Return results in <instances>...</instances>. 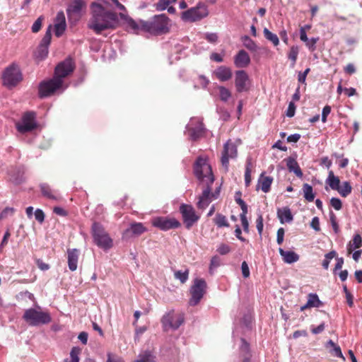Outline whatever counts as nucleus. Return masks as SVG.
I'll use <instances>...</instances> for the list:
<instances>
[{
	"mask_svg": "<svg viewBox=\"0 0 362 362\" xmlns=\"http://www.w3.org/2000/svg\"><path fill=\"white\" fill-rule=\"evenodd\" d=\"M277 217L281 224L291 223L293 220V216L288 206L277 209Z\"/></svg>",
	"mask_w": 362,
	"mask_h": 362,
	"instance_id": "obj_24",
	"label": "nucleus"
},
{
	"mask_svg": "<svg viewBox=\"0 0 362 362\" xmlns=\"http://www.w3.org/2000/svg\"><path fill=\"white\" fill-rule=\"evenodd\" d=\"M330 353L332 356L338 358L345 359L344 356H343V354L341 352V348L339 346L336 344L335 346L332 347V349L330 350Z\"/></svg>",
	"mask_w": 362,
	"mask_h": 362,
	"instance_id": "obj_49",
	"label": "nucleus"
},
{
	"mask_svg": "<svg viewBox=\"0 0 362 362\" xmlns=\"http://www.w3.org/2000/svg\"><path fill=\"white\" fill-rule=\"evenodd\" d=\"M325 182L333 190L339 189V187L340 186V180L339 177L334 175L332 170H330L329 172L328 177Z\"/></svg>",
	"mask_w": 362,
	"mask_h": 362,
	"instance_id": "obj_29",
	"label": "nucleus"
},
{
	"mask_svg": "<svg viewBox=\"0 0 362 362\" xmlns=\"http://www.w3.org/2000/svg\"><path fill=\"white\" fill-rule=\"evenodd\" d=\"M318 40H319L318 37H312V38H308V41L305 42L306 46L308 47L309 50H310L311 52H313L316 49V43L318 41Z\"/></svg>",
	"mask_w": 362,
	"mask_h": 362,
	"instance_id": "obj_48",
	"label": "nucleus"
},
{
	"mask_svg": "<svg viewBox=\"0 0 362 362\" xmlns=\"http://www.w3.org/2000/svg\"><path fill=\"white\" fill-rule=\"evenodd\" d=\"M42 195L51 200H57L58 195L57 192L51 188L47 183H41L39 185Z\"/></svg>",
	"mask_w": 362,
	"mask_h": 362,
	"instance_id": "obj_27",
	"label": "nucleus"
},
{
	"mask_svg": "<svg viewBox=\"0 0 362 362\" xmlns=\"http://www.w3.org/2000/svg\"><path fill=\"white\" fill-rule=\"evenodd\" d=\"M308 305L312 308H320L322 303L316 293H309L308 296Z\"/></svg>",
	"mask_w": 362,
	"mask_h": 362,
	"instance_id": "obj_34",
	"label": "nucleus"
},
{
	"mask_svg": "<svg viewBox=\"0 0 362 362\" xmlns=\"http://www.w3.org/2000/svg\"><path fill=\"white\" fill-rule=\"evenodd\" d=\"M216 250L220 255H225L230 252V247L226 244H221Z\"/></svg>",
	"mask_w": 362,
	"mask_h": 362,
	"instance_id": "obj_55",
	"label": "nucleus"
},
{
	"mask_svg": "<svg viewBox=\"0 0 362 362\" xmlns=\"http://www.w3.org/2000/svg\"><path fill=\"white\" fill-rule=\"evenodd\" d=\"M205 39L210 43H215L218 40V35L214 33H206L205 34Z\"/></svg>",
	"mask_w": 362,
	"mask_h": 362,
	"instance_id": "obj_60",
	"label": "nucleus"
},
{
	"mask_svg": "<svg viewBox=\"0 0 362 362\" xmlns=\"http://www.w3.org/2000/svg\"><path fill=\"white\" fill-rule=\"evenodd\" d=\"M185 129V133L192 141H196L203 136L206 130L202 119L199 117H192Z\"/></svg>",
	"mask_w": 362,
	"mask_h": 362,
	"instance_id": "obj_11",
	"label": "nucleus"
},
{
	"mask_svg": "<svg viewBox=\"0 0 362 362\" xmlns=\"http://www.w3.org/2000/svg\"><path fill=\"white\" fill-rule=\"evenodd\" d=\"M208 14L209 11L206 4L199 2L196 6L183 11L181 14V18L185 22H195L206 17Z\"/></svg>",
	"mask_w": 362,
	"mask_h": 362,
	"instance_id": "obj_8",
	"label": "nucleus"
},
{
	"mask_svg": "<svg viewBox=\"0 0 362 362\" xmlns=\"http://www.w3.org/2000/svg\"><path fill=\"white\" fill-rule=\"evenodd\" d=\"M235 86L238 93L247 91L250 89V78L244 70H238L235 73Z\"/></svg>",
	"mask_w": 362,
	"mask_h": 362,
	"instance_id": "obj_17",
	"label": "nucleus"
},
{
	"mask_svg": "<svg viewBox=\"0 0 362 362\" xmlns=\"http://www.w3.org/2000/svg\"><path fill=\"white\" fill-rule=\"evenodd\" d=\"M337 252L335 250H332L329 252L327 253L325 255V259L322 261V266L325 269H328L330 261L336 257Z\"/></svg>",
	"mask_w": 362,
	"mask_h": 362,
	"instance_id": "obj_42",
	"label": "nucleus"
},
{
	"mask_svg": "<svg viewBox=\"0 0 362 362\" xmlns=\"http://www.w3.org/2000/svg\"><path fill=\"white\" fill-rule=\"evenodd\" d=\"M272 182L273 178L272 177L264 176V173H262L258 179L257 189L260 188L262 192L267 193L269 192Z\"/></svg>",
	"mask_w": 362,
	"mask_h": 362,
	"instance_id": "obj_25",
	"label": "nucleus"
},
{
	"mask_svg": "<svg viewBox=\"0 0 362 362\" xmlns=\"http://www.w3.org/2000/svg\"><path fill=\"white\" fill-rule=\"evenodd\" d=\"M241 270H242V274L244 278H247L250 276V269H249L247 263L245 261L243 262L241 264Z\"/></svg>",
	"mask_w": 362,
	"mask_h": 362,
	"instance_id": "obj_57",
	"label": "nucleus"
},
{
	"mask_svg": "<svg viewBox=\"0 0 362 362\" xmlns=\"http://www.w3.org/2000/svg\"><path fill=\"white\" fill-rule=\"evenodd\" d=\"M3 84L8 88L15 87L21 80L22 74L18 65L12 64L6 67L2 74Z\"/></svg>",
	"mask_w": 362,
	"mask_h": 362,
	"instance_id": "obj_9",
	"label": "nucleus"
},
{
	"mask_svg": "<svg viewBox=\"0 0 362 362\" xmlns=\"http://www.w3.org/2000/svg\"><path fill=\"white\" fill-rule=\"evenodd\" d=\"M75 63L71 57H67L64 60L60 62L55 66L54 76L62 83L64 78L70 76L75 69Z\"/></svg>",
	"mask_w": 362,
	"mask_h": 362,
	"instance_id": "obj_13",
	"label": "nucleus"
},
{
	"mask_svg": "<svg viewBox=\"0 0 362 362\" xmlns=\"http://www.w3.org/2000/svg\"><path fill=\"white\" fill-rule=\"evenodd\" d=\"M238 156V148L230 140L227 141L221 152V163L225 173L229 169V159H235Z\"/></svg>",
	"mask_w": 362,
	"mask_h": 362,
	"instance_id": "obj_15",
	"label": "nucleus"
},
{
	"mask_svg": "<svg viewBox=\"0 0 362 362\" xmlns=\"http://www.w3.org/2000/svg\"><path fill=\"white\" fill-rule=\"evenodd\" d=\"M86 7V0H71L66 10L68 18H71L74 16H80Z\"/></svg>",
	"mask_w": 362,
	"mask_h": 362,
	"instance_id": "obj_18",
	"label": "nucleus"
},
{
	"mask_svg": "<svg viewBox=\"0 0 362 362\" xmlns=\"http://www.w3.org/2000/svg\"><path fill=\"white\" fill-rule=\"evenodd\" d=\"M54 23L57 24H66L65 14L63 11H59L56 16L54 19Z\"/></svg>",
	"mask_w": 362,
	"mask_h": 362,
	"instance_id": "obj_52",
	"label": "nucleus"
},
{
	"mask_svg": "<svg viewBox=\"0 0 362 362\" xmlns=\"http://www.w3.org/2000/svg\"><path fill=\"white\" fill-rule=\"evenodd\" d=\"M218 89L219 90L220 100L223 102H227L231 97V93L229 89L223 86H218Z\"/></svg>",
	"mask_w": 362,
	"mask_h": 362,
	"instance_id": "obj_39",
	"label": "nucleus"
},
{
	"mask_svg": "<svg viewBox=\"0 0 362 362\" xmlns=\"http://www.w3.org/2000/svg\"><path fill=\"white\" fill-rule=\"evenodd\" d=\"M66 28V24L54 23V34L57 37H61Z\"/></svg>",
	"mask_w": 362,
	"mask_h": 362,
	"instance_id": "obj_47",
	"label": "nucleus"
},
{
	"mask_svg": "<svg viewBox=\"0 0 362 362\" xmlns=\"http://www.w3.org/2000/svg\"><path fill=\"white\" fill-rule=\"evenodd\" d=\"M296 106L293 101H291L286 110V115L288 117H293L295 115Z\"/></svg>",
	"mask_w": 362,
	"mask_h": 362,
	"instance_id": "obj_53",
	"label": "nucleus"
},
{
	"mask_svg": "<svg viewBox=\"0 0 362 362\" xmlns=\"http://www.w3.org/2000/svg\"><path fill=\"white\" fill-rule=\"evenodd\" d=\"M250 63V57L244 49L240 50L234 57V64L238 68L247 67Z\"/></svg>",
	"mask_w": 362,
	"mask_h": 362,
	"instance_id": "obj_22",
	"label": "nucleus"
},
{
	"mask_svg": "<svg viewBox=\"0 0 362 362\" xmlns=\"http://www.w3.org/2000/svg\"><path fill=\"white\" fill-rule=\"evenodd\" d=\"M67 88V84L53 76L51 78L43 80L39 83L38 96L40 98H46L56 94H62Z\"/></svg>",
	"mask_w": 362,
	"mask_h": 362,
	"instance_id": "obj_2",
	"label": "nucleus"
},
{
	"mask_svg": "<svg viewBox=\"0 0 362 362\" xmlns=\"http://www.w3.org/2000/svg\"><path fill=\"white\" fill-rule=\"evenodd\" d=\"M206 288V283L204 279H194L189 290L191 298L189 300V305L191 306L197 305L203 298Z\"/></svg>",
	"mask_w": 362,
	"mask_h": 362,
	"instance_id": "obj_12",
	"label": "nucleus"
},
{
	"mask_svg": "<svg viewBox=\"0 0 362 362\" xmlns=\"http://www.w3.org/2000/svg\"><path fill=\"white\" fill-rule=\"evenodd\" d=\"M106 362H124V360L117 356H112L110 354H107V359Z\"/></svg>",
	"mask_w": 362,
	"mask_h": 362,
	"instance_id": "obj_64",
	"label": "nucleus"
},
{
	"mask_svg": "<svg viewBox=\"0 0 362 362\" xmlns=\"http://www.w3.org/2000/svg\"><path fill=\"white\" fill-rule=\"evenodd\" d=\"M168 17L163 13L154 16L150 21H144L142 27L145 30L151 33L160 35L168 31Z\"/></svg>",
	"mask_w": 362,
	"mask_h": 362,
	"instance_id": "obj_4",
	"label": "nucleus"
},
{
	"mask_svg": "<svg viewBox=\"0 0 362 362\" xmlns=\"http://www.w3.org/2000/svg\"><path fill=\"white\" fill-rule=\"evenodd\" d=\"M48 47L49 46H46V45H40V44L39 45V46L37 47V54H36L37 59L42 60L47 56Z\"/></svg>",
	"mask_w": 362,
	"mask_h": 362,
	"instance_id": "obj_43",
	"label": "nucleus"
},
{
	"mask_svg": "<svg viewBox=\"0 0 362 362\" xmlns=\"http://www.w3.org/2000/svg\"><path fill=\"white\" fill-rule=\"evenodd\" d=\"M23 319L31 327L47 325L52 321L49 313L43 311L38 305H36L35 308L26 309L23 315Z\"/></svg>",
	"mask_w": 362,
	"mask_h": 362,
	"instance_id": "obj_3",
	"label": "nucleus"
},
{
	"mask_svg": "<svg viewBox=\"0 0 362 362\" xmlns=\"http://www.w3.org/2000/svg\"><path fill=\"white\" fill-rule=\"evenodd\" d=\"M331 112V107L329 105H325L322 111V122H327V117Z\"/></svg>",
	"mask_w": 362,
	"mask_h": 362,
	"instance_id": "obj_61",
	"label": "nucleus"
},
{
	"mask_svg": "<svg viewBox=\"0 0 362 362\" xmlns=\"http://www.w3.org/2000/svg\"><path fill=\"white\" fill-rule=\"evenodd\" d=\"M170 4L171 1L170 0H158L156 4V9L158 11H164Z\"/></svg>",
	"mask_w": 362,
	"mask_h": 362,
	"instance_id": "obj_46",
	"label": "nucleus"
},
{
	"mask_svg": "<svg viewBox=\"0 0 362 362\" xmlns=\"http://www.w3.org/2000/svg\"><path fill=\"white\" fill-rule=\"evenodd\" d=\"M330 205L335 209V210H340L342 208V202L340 199L337 197H332L330 199Z\"/></svg>",
	"mask_w": 362,
	"mask_h": 362,
	"instance_id": "obj_51",
	"label": "nucleus"
},
{
	"mask_svg": "<svg viewBox=\"0 0 362 362\" xmlns=\"http://www.w3.org/2000/svg\"><path fill=\"white\" fill-rule=\"evenodd\" d=\"M183 223L189 230L199 220L200 216L196 214L195 209L190 204H181L179 207Z\"/></svg>",
	"mask_w": 362,
	"mask_h": 362,
	"instance_id": "obj_14",
	"label": "nucleus"
},
{
	"mask_svg": "<svg viewBox=\"0 0 362 362\" xmlns=\"http://www.w3.org/2000/svg\"><path fill=\"white\" fill-rule=\"evenodd\" d=\"M146 230V228L141 223H134L130 225L129 228L126 230L125 233L139 236Z\"/></svg>",
	"mask_w": 362,
	"mask_h": 362,
	"instance_id": "obj_28",
	"label": "nucleus"
},
{
	"mask_svg": "<svg viewBox=\"0 0 362 362\" xmlns=\"http://www.w3.org/2000/svg\"><path fill=\"white\" fill-rule=\"evenodd\" d=\"M256 227L257 229V231L259 234H262L263 230V218L261 214H259L256 220Z\"/></svg>",
	"mask_w": 362,
	"mask_h": 362,
	"instance_id": "obj_62",
	"label": "nucleus"
},
{
	"mask_svg": "<svg viewBox=\"0 0 362 362\" xmlns=\"http://www.w3.org/2000/svg\"><path fill=\"white\" fill-rule=\"evenodd\" d=\"M81 353V349L78 346H74L70 351V358H65L63 362H79V356Z\"/></svg>",
	"mask_w": 362,
	"mask_h": 362,
	"instance_id": "obj_31",
	"label": "nucleus"
},
{
	"mask_svg": "<svg viewBox=\"0 0 362 362\" xmlns=\"http://www.w3.org/2000/svg\"><path fill=\"white\" fill-rule=\"evenodd\" d=\"M303 196L304 198L308 202H313L315 199V193L313 192V187L308 184L305 183L303 185Z\"/></svg>",
	"mask_w": 362,
	"mask_h": 362,
	"instance_id": "obj_32",
	"label": "nucleus"
},
{
	"mask_svg": "<svg viewBox=\"0 0 362 362\" xmlns=\"http://www.w3.org/2000/svg\"><path fill=\"white\" fill-rule=\"evenodd\" d=\"M351 189L352 187L350 182L345 181L343 182L342 186L340 185L337 191L341 197H346L351 192Z\"/></svg>",
	"mask_w": 362,
	"mask_h": 362,
	"instance_id": "obj_37",
	"label": "nucleus"
},
{
	"mask_svg": "<svg viewBox=\"0 0 362 362\" xmlns=\"http://www.w3.org/2000/svg\"><path fill=\"white\" fill-rule=\"evenodd\" d=\"M310 227L315 231L320 230V219L318 217L315 216L312 218V221L310 222Z\"/></svg>",
	"mask_w": 362,
	"mask_h": 362,
	"instance_id": "obj_59",
	"label": "nucleus"
},
{
	"mask_svg": "<svg viewBox=\"0 0 362 362\" xmlns=\"http://www.w3.org/2000/svg\"><path fill=\"white\" fill-rule=\"evenodd\" d=\"M184 321V315L175 313L174 310H170L165 313L160 320L164 332L177 330L183 324Z\"/></svg>",
	"mask_w": 362,
	"mask_h": 362,
	"instance_id": "obj_7",
	"label": "nucleus"
},
{
	"mask_svg": "<svg viewBox=\"0 0 362 362\" xmlns=\"http://www.w3.org/2000/svg\"><path fill=\"white\" fill-rule=\"evenodd\" d=\"M285 230L283 228H279L276 233V243L278 245H281L284 242Z\"/></svg>",
	"mask_w": 362,
	"mask_h": 362,
	"instance_id": "obj_58",
	"label": "nucleus"
},
{
	"mask_svg": "<svg viewBox=\"0 0 362 362\" xmlns=\"http://www.w3.org/2000/svg\"><path fill=\"white\" fill-rule=\"evenodd\" d=\"M214 74L220 81L222 82L230 80L233 76L232 70L230 68L226 66H218L214 71Z\"/></svg>",
	"mask_w": 362,
	"mask_h": 362,
	"instance_id": "obj_23",
	"label": "nucleus"
},
{
	"mask_svg": "<svg viewBox=\"0 0 362 362\" xmlns=\"http://www.w3.org/2000/svg\"><path fill=\"white\" fill-rule=\"evenodd\" d=\"M299 52V49L298 46L293 45L288 53V58L291 61V66L293 67L296 64L298 55Z\"/></svg>",
	"mask_w": 362,
	"mask_h": 362,
	"instance_id": "obj_38",
	"label": "nucleus"
},
{
	"mask_svg": "<svg viewBox=\"0 0 362 362\" xmlns=\"http://www.w3.org/2000/svg\"><path fill=\"white\" fill-rule=\"evenodd\" d=\"M133 362H156V360L152 351L146 350L139 354Z\"/></svg>",
	"mask_w": 362,
	"mask_h": 362,
	"instance_id": "obj_30",
	"label": "nucleus"
},
{
	"mask_svg": "<svg viewBox=\"0 0 362 362\" xmlns=\"http://www.w3.org/2000/svg\"><path fill=\"white\" fill-rule=\"evenodd\" d=\"M91 17L88 21V27L99 35L103 30L112 29L119 22L117 13L107 11L103 5L97 2L90 4Z\"/></svg>",
	"mask_w": 362,
	"mask_h": 362,
	"instance_id": "obj_1",
	"label": "nucleus"
},
{
	"mask_svg": "<svg viewBox=\"0 0 362 362\" xmlns=\"http://www.w3.org/2000/svg\"><path fill=\"white\" fill-rule=\"evenodd\" d=\"M279 252L284 262L287 264H293L299 259V255L293 251H286L281 247H279Z\"/></svg>",
	"mask_w": 362,
	"mask_h": 362,
	"instance_id": "obj_26",
	"label": "nucleus"
},
{
	"mask_svg": "<svg viewBox=\"0 0 362 362\" xmlns=\"http://www.w3.org/2000/svg\"><path fill=\"white\" fill-rule=\"evenodd\" d=\"M45 213L40 209H37L35 211V218L40 223L45 221Z\"/></svg>",
	"mask_w": 362,
	"mask_h": 362,
	"instance_id": "obj_56",
	"label": "nucleus"
},
{
	"mask_svg": "<svg viewBox=\"0 0 362 362\" xmlns=\"http://www.w3.org/2000/svg\"><path fill=\"white\" fill-rule=\"evenodd\" d=\"M79 255L80 250L76 248L67 250L68 267L71 272H74L77 269Z\"/></svg>",
	"mask_w": 362,
	"mask_h": 362,
	"instance_id": "obj_21",
	"label": "nucleus"
},
{
	"mask_svg": "<svg viewBox=\"0 0 362 362\" xmlns=\"http://www.w3.org/2000/svg\"><path fill=\"white\" fill-rule=\"evenodd\" d=\"M204 182L206 183V187L199 196V200L197 203V207L201 209H206L211 202L210 196L211 194V185L213 183H209V181Z\"/></svg>",
	"mask_w": 362,
	"mask_h": 362,
	"instance_id": "obj_19",
	"label": "nucleus"
},
{
	"mask_svg": "<svg viewBox=\"0 0 362 362\" xmlns=\"http://www.w3.org/2000/svg\"><path fill=\"white\" fill-rule=\"evenodd\" d=\"M289 172L293 173L298 177L301 178L303 172L296 160V155L288 156L284 159Z\"/></svg>",
	"mask_w": 362,
	"mask_h": 362,
	"instance_id": "obj_20",
	"label": "nucleus"
},
{
	"mask_svg": "<svg viewBox=\"0 0 362 362\" xmlns=\"http://www.w3.org/2000/svg\"><path fill=\"white\" fill-rule=\"evenodd\" d=\"M264 37L270 41L274 46H277L279 44V39L278 36L272 33L268 28H265L263 30Z\"/></svg>",
	"mask_w": 362,
	"mask_h": 362,
	"instance_id": "obj_35",
	"label": "nucleus"
},
{
	"mask_svg": "<svg viewBox=\"0 0 362 362\" xmlns=\"http://www.w3.org/2000/svg\"><path fill=\"white\" fill-rule=\"evenodd\" d=\"M37 126L36 114L33 111L25 112L23 115L21 120L16 124V128L21 134L31 132L37 129Z\"/></svg>",
	"mask_w": 362,
	"mask_h": 362,
	"instance_id": "obj_10",
	"label": "nucleus"
},
{
	"mask_svg": "<svg viewBox=\"0 0 362 362\" xmlns=\"http://www.w3.org/2000/svg\"><path fill=\"white\" fill-rule=\"evenodd\" d=\"M193 171L195 177L201 182H209L214 183V176L211 165L207 163L206 159L202 156L197 158Z\"/></svg>",
	"mask_w": 362,
	"mask_h": 362,
	"instance_id": "obj_5",
	"label": "nucleus"
},
{
	"mask_svg": "<svg viewBox=\"0 0 362 362\" xmlns=\"http://www.w3.org/2000/svg\"><path fill=\"white\" fill-rule=\"evenodd\" d=\"M152 226L163 231L180 227V222L175 218L168 216H156L151 220Z\"/></svg>",
	"mask_w": 362,
	"mask_h": 362,
	"instance_id": "obj_16",
	"label": "nucleus"
},
{
	"mask_svg": "<svg viewBox=\"0 0 362 362\" xmlns=\"http://www.w3.org/2000/svg\"><path fill=\"white\" fill-rule=\"evenodd\" d=\"M175 278L178 279L182 284H185L189 277V270L185 269V271L178 270L175 272Z\"/></svg>",
	"mask_w": 362,
	"mask_h": 362,
	"instance_id": "obj_41",
	"label": "nucleus"
},
{
	"mask_svg": "<svg viewBox=\"0 0 362 362\" xmlns=\"http://www.w3.org/2000/svg\"><path fill=\"white\" fill-rule=\"evenodd\" d=\"M329 220L334 233L337 234L339 232V227L337 221V217L332 211L329 212Z\"/></svg>",
	"mask_w": 362,
	"mask_h": 362,
	"instance_id": "obj_45",
	"label": "nucleus"
},
{
	"mask_svg": "<svg viewBox=\"0 0 362 362\" xmlns=\"http://www.w3.org/2000/svg\"><path fill=\"white\" fill-rule=\"evenodd\" d=\"M43 17L40 16L33 24L32 25V32L33 33H37L42 27V23Z\"/></svg>",
	"mask_w": 362,
	"mask_h": 362,
	"instance_id": "obj_54",
	"label": "nucleus"
},
{
	"mask_svg": "<svg viewBox=\"0 0 362 362\" xmlns=\"http://www.w3.org/2000/svg\"><path fill=\"white\" fill-rule=\"evenodd\" d=\"M221 264V259L220 257L217 255H215L211 257L210 261V267H209V272H211L213 269L217 268Z\"/></svg>",
	"mask_w": 362,
	"mask_h": 362,
	"instance_id": "obj_50",
	"label": "nucleus"
},
{
	"mask_svg": "<svg viewBox=\"0 0 362 362\" xmlns=\"http://www.w3.org/2000/svg\"><path fill=\"white\" fill-rule=\"evenodd\" d=\"M126 23L134 32H136L139 30V25L133 18L128 19Z\"/></svg>",
	"mask_w": 362,
	"mask_h": 362,
	"instance_id": "obj_63",
	"label": "nucleus"
},
{
	"mask_svg": "<svg viewBox=\"0 0 362 362\" xmlns=\"http://www.w3.org/2000/svg\"><path fill=\"white\" fill-rule=\"evenodd\" d=\"M52 39V25H49L48 28H47V30L45 32V34L44 37H42L40 45L49 46L51 42Z\"/></svg>",
	"mask_w": 362,
	"mask_h": 362,
	"instance_id": "obj_44",
	"label": "nucleus"
},
{
	"mask_svg": "<svg viewBox=\"0 0 362 362\" xmlns=\"http://www.w3.org/2000/svg\"><path fill=\"white\" fill-rule=\"evenodd\" d=\"M362 246V238L359 234H356L352 240L351 243H349L348 245V250L352 251L354 249L360 248Z\"/></svg>",
	"mask_w": 362,
	"mask_h": 362,
	"instance_id": "obj_36",
	"label": "nucleus"
},
{
	"mask_svg": "<svg viewBox=\"0 0 362 362\" xmlns=\"http://www.w3.org/2000/svg\"><path fill=\"white\" fill-rule=\"evenodd\" d=\"M214 221H215L216 225L218 228L228 227L229 226V223H228V222L227 221L226 217L224 215L221 214H217L216 215V218L214 219Z\"/></svg>",
	"mask_w": 362,
	"mask_h": 362,
	"instance_id": "obj_40",
	"label": "nucleus"
},
{
	"mask_svg": "<svg viewBox=\"0 0 362 362\" xmlns=\"http://www.w3.org/2000/svg\"><path fill=\"white\" fill-rule=\"evenodd\" d=\"M91 233L95 244L104 250L110 249L112 246V240L105 232L103 226L94 222L91 227Z\"/></svg>",
	"mask_w": 362,
	"mask_h": 362,
	"instance_id": "obj_6",
	"label": "nucleus"
},
{
	"mask_svg": "<svg viewBox=\"0 0 362 362\" xmlns=\"http://www.w3.org/2000/svg\"><path fill=\"white\" fill-rule=\"evenodd\" d=\"M242 42L243 45L249 50L255 52L257 50V45L255 42L252 40L249 36L244 35L242 37Z\"/></svg>",
	"mask_w": 362,
	"mask_h": 362,
	"instance_id": "obj_33",
	"label": "nucleus"
}]
</instances>
